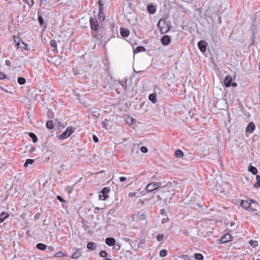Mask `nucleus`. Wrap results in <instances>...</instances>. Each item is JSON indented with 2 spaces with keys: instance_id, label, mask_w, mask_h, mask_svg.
<instances>
[{
  "instance_id": "nucleus-1",
  "label": "nucleus",
  "mask_w": 260,
  "mask_h": 260,
  "mask_svg": "<svg viewBox=\"0 0 260 260\" xmlns=\"http://www.w3.org/2000/svg\"><path fill=\"white\" fill-rule=\"evenodd\" d=\"M240 205L242 208L250 212H254L256 211L258 204L253 200H242Z\"/></svg>"
},
{
  "instance_id": "nucleus-2",
  "label": "nucleus",
  "mask_w": 260,
  "mask_h": 260,
  "mask_svg": "<svg viewBox=\"0 0 260 260\" xmlns=\"http://www.w3.org/2000/svg\"><path fill=\"white\" fill-rule=\"evenodd\" d=\"M157 26L159 28L160 33L162 34L168 32L171 28V27L166 21L162 19H161L158 21Z\"/></svg>"
},
{
  "instance_id": "nucleus-3",
  "label": "nucleus",
  "mask_w": 260,
  "mask_h": 260,
  "mask_svg": "<svg viewBox=\"0 0 260 260\" xmlns=\"http://www.w3.org/2000/svg\"><path fill=\"white\" fill-rule=\"evenodd\" d=\"M13 38L14 41L16 43L17 47L18 48H20L22 50H24L26 51H29L30 50L29 45L22 41L19 37L17 38L15 36H14Z\"/></svg>"
},
{
  "instance_id": "nucleus-4",
  "label": "nucleus",
  "mask_w": 260,
  "mask_h": 260,
  "mask_svg": "<svg viewBox=\"0 0 260 260\" xmlns=\"http://www.w3.org/2000/svg\"><path fill=\"white\" fill-rule=\"evenodd\" d=\"M110 189L109 187H105L102 188V190L100 192L99 198L100 200L105 201L109 198L108 194L110 192Z\"/></svg>"
},
{
  "instance_id": "nucleus-5",
  "label": "nucleus",
  "mask_w": 260,
  "mask_h": 260,
  "mask_svg": "<svg viewBox=\"0 0 260 260\" xmlns=\"http://www.w3.org/2000/svg\"><path fill=\"white\" fill-rule=\"evenodd\" d=\"M75 128L72 127H67L66 131L61 134L59 138L60 139H65L70 137L74 132Z\"/></svg>"
},
{
  "instance_id": "nucleus-6",
  "label": "nucleus",
  "mask_w": 260,
  "mask_h": 260,
  "mask_svg": "<svg viewBox=\"0 0 260 260\" xmlns=\"http://www.w3.org/2000/svg\"><path fill=\"white\" fill-rule=\"evenodd\" d=\"M161 186V183L160 182H152L149 183L147 186H146V190L148 192H151L154 190L157 189L159 188Z\"/></svg>"
},
{
  "instance_id": "nucleus-7",
  "label": "nucleus",
  "mask_w": 260,
  "mask_h": 260,
  "mask_svg": "<svg viewBox=\"0 0 260 260\" xmlns=\"http://www.w3.org/2000/svg\"><path fill=\"white\" fill-rule=\"evenodd\" d=\"M232 81L233 78L231 76H228L226 77L224 80V84L225 86L226 87H229L231 86L233 87H236L237 86V84L235 82L232 83Z\"/></svg>"
},
{
  "instance_id": "nucleus-8",
  "label": "nucleus",
  "mask_w": 260,
  "mask_h": 260,
  "mask_svg": "<svg viewBox=\"0 0 260 260\" xmlns=\"http://www.w3.org/2000/svg\"><path fill=\"white\" fill-rule=\"evenodd\" d=\"M232 239V236L230 234L226 233L221 237L219 239V242L220 243H225L231 241Z\"/></svg>"
},
{
  "instance_id": "nucleus-9",
  "label": "nucleus",
  "mask_w": 260,
  "mask_h": 260,
  "mask_svg": "<svg viewBox=\"0 0 260 260\" xmlns=\"http://www.w3.org/2000/svg\"><path fill=\"white\" fill-rule=\"evenodd\" d=\"M207 43L205 41H200L198 43V46L202 52L206 51Z\"/></svg>"
},
{
  "instance_id": "nucleus-10",
  "label": "nucleus",
  "mask_w": 260,
  "mask_h": 260,
  "mask_svg": "<svg viewBox=\"0 0 260 260\" xmlns=\"http://www.w3.org/2000/svg\"><path fill=\"white\" fill-rule=\"evenodd\" d=\"M145 216L143 213H138L137 214H134L132 215V219L134 221H139L144 220Z\"/></svg>"
},
{
  "instance_id": "nucleus-11",
  "label": "nucleus",
  "mask_w": 260,
  "mask_h": 260,
  "mask_svg": "<svg viewBox=\"0 0 260 260\" xmlns=\"http://www.w3.org/2000/svg\"><path fill=\"white\" fill-rule=\"evenodd\" d=\"M90 24L91 29L94 30H96L98 29L99 24L96 19H93L90 18Z\"/></svg>"
},
{
  "instance_id": "nucleus-12",
  "label": "nucleus",
  "mask_w": 260,
  "mask_h": 260,
  "mask_svg": "<svg viewBox=\"0 0 260 260\" xmlns=\"http://www.w3.org/2000/svg\"><path fill=\"white\" fill-rule=\"evenodd\" d=\"M171 42V39L170 37L168 35L164 36L161 38V43L164 45H168L170 44Z\"/></svg>"
},
{
  "instance_id": "nucleus-13",
  "label": "nucleus",
  "mask_w": 260,
  "mask_h": 260,
  "mask_svg": "<svg viewBox=\"0 0 260 260\" xmlns=\"http://www.w3.org/2000/svg\"><path fill=\"white\" fill-rule=\"evenodd\" d=\"M115 240L113 238H107L106 239L105 243L109 246H113L115 244Z\"/></svg>"
},
{
  "instance_id": "nucleus-14",
  "label": "nucleus",
  "mask_w": 260,
  "mask_h": 260,
  "mask_svg": "<svg viewBox=\"0 0 260 260\" xmlns=\"http://www.w3.org/2000/svg\"><path fill=\"white\" fill-rule=\"evenodd\" d=\"M120 35H121V36L122 37H127L129 35V30L125 28L121 27L120 29Z\"/></svg>"
},
{
  "instance_id": "nucleus-15",
  "label": "nucleus",
  "mask_w": 260,
  "mask_h": 260,
  "mask_svg": "<svg viewBox=\"0 0 260 260\" xmlns=\"http://www.w3.org/2000/svg\"><path fill=\"white\" fill-rule=\"evenodd\" d=\"M255 125L253 122H250L246 127V131L249 133H252L255 129Z\"/></svg>"
},
{
  "instance_id": "nucleus-16",
  "label": "nucleus",
  "mask_w": 260,
  "mask_h": 260,
  "mask_svg": "<svg viewBox=\"0 0 260 260\" xmlns=\"http://www.w3.org/2000/svg\"><path fill=\"white\" fill-rule=\"evenodd\" d=\"M82 253L79 249H78L77 251L74 252L72 255L71 257L73 259H77L81 256Z\"/></svg>"
},
{
  "instance_id": "nucleus-17",
  "label": "nucleus",
  "mask_w": 260,
  "mask_h": 260,
  "mask_svg": "<svg viewBox=\"0 0 260 260\" xmlns=\"http://www.w3.org/2000/svg\"><path fill=\"white\" fill-rule=\"evenodd\" d=\"M9 216V214L5 212H3L0 214V223L3 222L6 219L8 218Z\"/></svg>"
},
{
  "instance_id": "nucleus-18",
  "label": "nucleus",
  "mask_w": 260,
  "mask_h": 260,
  "mask_svg": "<svg viewBox=\"0 0 260 260\" xmlns=\"http://www.w3.org/2000/svg\"><path fill=\"white\" fill-rule=\"evenodd\" d=\"M149 100L153 104H155L157 102L156 95L155 93H152L149 95Z\"/></svg>"
},
{
  "instance_id": "nucleus-19",
  "label": "nucleus",
  "mask_w": 260,
  "mask_h": 260,
  "mask_svg": "<svg viewBox=\"0 0 260 260\" xmlns=\"http://www.w3.org/2000/svg\"><path fill=\"white\" fill-rule=\"evenodd\" d=\"M147 10H148V12L150 14H152L155 13V12L156 11L155 7L153 5H149L147 6Z\"/></svg>"
},
{
  "instance_id": "nucleus-20",
  "label": "nucleus",
  "mask_w": 260,
  "mask_h": 260,
  "mask_svg": "<svg viewBox=\"0 0 260 260\" xmlns=\"http://www.w3.org/2000/svg\"><path fill=\"white\" fill-rule=\"evenodd\" d=\"M248 171L252 173L253 175H256L257 173V169L252 166H249L248 167Z\"/></svg>"
},
{
  "instance_id": "nucleus-21",
  "label": "nucleus",
  "mask_w": 260,
  "mask_h": 260,
  "mask_svg": "<svg viewBox=\"0 0 260 260\" xmlns=\"http://www.w3.org/2000/svg\"><path fill=\"white\" fill-rule=\"evenodd\" d=\"M184 155L183 152L179 149H178L175 151V156L177 157L181 158Z\"/></svg>"
},
{
  "instance_id": "nucleus-22",
  "label": "nucleus",
  "mask_w": 260,
  "mask_h": 260,
  "mask_svg": "<svg viewBox=\"0 0 260 260\" xmlns=\"http://www.w3.org/2000/svg\"><path fill=\"white\" fill-rule=\"evenodd\" d=\"M36 247L39 250H45L47 248V245L40 243L37 244Z\"/></svg>"
},
{
  "instance_id": "nucleus-23",
  "label": "nucleus",
  "mask_w": 260,
  "mask_h": 260,
  "mask_svg": "<svg viewBox=\"0 0 260 260\" xmlns=\"http://www.w3.org/2000/svg\"><path fill=\"white\" fill-rule=\"evenodd\" d=\"M256 182L254 184V186L255 188H257L260 187V176L256 175Z\"/></svg>"
},
{
  "instance_id": "nucleus-24",
  "label": "nucleus",
  "mask_w": 260,
  "mask_h": 260,
  "mask_svg": "<svg viewBox=\"0 0 260 260\" xmlns=\"http://www.w3.org/2000/svg\"><path fill=\"white\" fill-rule=\"evenodd\" d=\"M34 159H27L25 162L23 166L24 168L28 167V165H31L34 162Z\"/></svg>"
},
{
  "instance_id": "nucleus-25",
  "label": "nucleus",
  "mask_w": 260,
  "mask_h": 260,
  "mask_svg": "<svg viewBox=\"0 0 260 260\" xmlns=\"http://www.w3.org/2000/svg\"><path fill=\"white\" fill-rule=\"evenodd\" d=\"M46 127L49 129H52L54 128V124L51 120H49L46 122Z\"/></svg>"
},
{
  "instance_id": "nucleus-26",
  "label": "nucleus",
  "mask_w": 260,
  "mask_h": 260,
  "mask_svg": "<svg viewBox=\"0 0 260 260\" xmlns=\"http://www.w3.org/2000/svg\"><path fill=\"white\" fill-rule=\"evenodd\" d=\"M29 137L32 139V142L34 143H36L38 141V138L36 135L32 133H29Z\"/></svg>"
},
{
  "instance_id": "nucleus-27",
  "label": "nucleus",
  "mask_w": 260,
  "mask_h": 260,
  "mask_svg": "<svg viewBox=\"0 0 260 260\" xmlns=\"http://www.w3.org/2000/svg\"><path fill=\"white\" fill-rule=\"evenodd\" d=\"M17 81L20 85H24L26 83V80L23 77H19L17 79Z\"/></svg>"
},
{
  "instance_id": "nucleus-28",
  "label": "nucleus",
  "mask_w": 260,
  "mask_h": 260,
  "mask_svg": "<svg viewBox=\"0 0 260 260\" xmlns=\"http://www.w3.org/2000/svg\"><path fill=\"white\" fill-rule=\"evenodd\" d=\"M94 244L93 242H88L87 244V248L88 249L94 250L95 249V246H94Z\"/></svg>"
},
{
  "instance_id": "nucleus-29",
  "label": "nucleus",
  "mask_w": 260,
  "mask_h": 260,
  "mask_svg": "<svg viewBox=\"0 0 260 260\" xmlns=\"http://www.w3.org/2000/svg\"><path fill=\"white\" fill-rule=\"evenodd\" d=\"M98 4L99 5V15L102 14V11L103 10V4L101 1H99L98 2Z\"/></svg>"
},
{
  "instance_id": "nucleus-30",
  "label": "nucleus",
  "mask_w": 260,
  "mask_h": 260,
  "mask_svg": "<svg viewBox=\"0 0 260 260\" xmlns=\"http://www.w3.org/2000/svg\"><path fill=\"white\" fill-rule=\"evenodd\" d=\"M167 251L166 249L161 250L159 252V255L160 257H163L167 255Z\"/></svg>"
},
{
  "instance_id": "nucleus-31",
  "label": "nucleus",
  "mask_w": 260,
  "mask_h": 260,
  "mask_svg": "<svg viewBox=\"0 0 260 260\" xmlns=\"http://www.w3.org/2000/svg\"><path fill=\"white\" fill-rule=\"evenodd\" d=\"M145 50V48L144 47L139 46L136 48L135 51L136 52H140L144 51Z\"/></svg>"
},
{
  "instance_id": "nucleus-32",
  "label": "nucleus",
  "mask_w": 260,
  "mask_h": 260,
  "mask_svg": "<svg viewBox=\"0 0 260 260\" xmlns=\"http://www.w3.org/2000/svg\"><path fill=\"white\" fill-rule=\"evenodd\" d=\"M50 44L52 47L54 48L55 49H57V43L55 40H51Z\"/></svg>"
},
{
  "instance_id": "nucleus-33",
  "label": "nucleus",
  "mask_w": 260,
  "mask_h": 260,
  "mask_svg": "<svg viewBox=\"0 0 260 260\" xmlns=\"http://www.w3.org/2000/svg\"><path fill=\"white\" fill-rule=\"evenodd\" d=\"M194 256L195 258L198 260H203L204 257L203 255L201 253H196Z\"/></svg>"
},
{
  "instance_id": "nucleus-34",
  "label": "nucleus",
  "mask_w": 260,
  "mask_h": 260,
  "mask_svg": "<svg viewBox=\"0 0 260 260\" xmlns=\"http://www.w3.org/2000/svg\"><path fill=\"white\" fill-rule=\"evenodd\" d=\"M100 255L102 257H105L108 255L107 252L106 251L102 250L100 252Z\"/></svg>"
},
{
  "instance_id": "nucleus-35",
  "label": "nucleus",
  "mask_w": 260,
  "mask_h": 260,
  "mask_svg": "<svg viewBox=\"0 0 260 260\" xmlns=\"http://www.w3.org/2000/svg\"><path fill=\"white\" fill-rule=\"evenodd\" d=\"M73 190V188L71 186H67L66 188V190L68 193H71Z\"/></svg>"
},
{
  "instance_id": "nucleus-36",
  "label": "nucleus",
  "mask_w": 260,
  "mask_h": 260,
  "mask_svg": "<svg viewBox=\"0 0 260 260\" xmlns=\"http://www.w3.org/2000/svg\"><path fill=\"white\" fill-rule=\"evenodd\" d=\"M38 21L40 24V25H42L44 23V19L41 16H38Z\"/></svg>"
},
{
  "instance_id": "nucleus-37",
  "label": "nucleus",
  "mask_w": 260,
  "mask_h": 260,
  "mask_svg": "<svg viewBox=\"0 0 260 260\" xmlns=\"http://www.w3.org/2000/svg\"><path fill=\"white\" fill-rule=\"evenodd\" d=\"M164 239V235L159 234L157 236V240L158 241H160Z\"/></svg>"
},
{
  "instance_id": "nucleus-38",
  "label": "nucleus",
  "mask_w": 260,
  "mask_h": 260,
  "mask_svg": "<svg viewBox=\"0 0 260 260\" xmlns=\"http://www.w3.org/2000/svg\"><path fill=\"white\" fill-rule=\"evenodd\" d=\"M141 151L143 153H146L148 151L147 148L145 146H142L141 147Z\"/></svg>"
},
{
  "instance_id": "nucleus-39",
  "label": "nucleus",
  "mask_w": 260,
  "mask_h": 260,
  "mask_svg": "<svg viewBox=\"0 0 260 260\" xmlns=\"http://www.w3.org/2000/svg\"><path fill=\"white\" fill-rule=\"evenodd\" d=\"M6 78V75L4 73L0 72V80L4 79Z\"/></svg>"
},
{
  "instance_id": "nucleus-40",
  "label": "nucleus",
  "mask_w": 260,
  "mask_h": 260,
  "mask_svg": "<svg viewBox=\"0 0 260 260\" xmlns=\"http://www.w3.org/2000/svg\"><path fill=\"white\" fill-rule=\"evenodd\" d=\"M57 199L60 202H65V200L60 196L57 195L56 197Z\"/></svg>"
},
{
  "instance_id": "nucleus-41",
  "label": "nucleus",
  "mask_w": 260,
  "mask_h": 260,
  "mask_svg": "<svg viewBox=\"0 0 260 260\" xmlns=\"http://www.w3.org/2000/svg\"><path fill=\"white\" fill-rule=\"evenodd\" d=\"M256 243H257L256 241H252V240L249 241L250 244L253 246H255Z\"/></svg>"
},
{
  "instance_id": "nucleus-42",
  "label": "nucleus",
  "mask_w": 260,
  "mask_h": 260,
  "mask_svg": "<svg viewBox=\"0 0 260 260\" xmlns=\"http://www.w3.org/2000/svg\"><path fill=\"white\" fill-rule=\"evenodd\" d=\"M93 139L94 142L97 143L99 141L98 138L95 136H93Z\"/></svg>"
},
{
  "instance_id": "nucleus-43",
  "label": "nucleus",
  "mask_w": 260,
  "mask_h": 260,
  "mask_svg": "<svg viewBox=\"0 0 260 260\" xmlns=\"http://www.w3.org/2000/svg\"><path fill=\"white\" fill-rule=\"evenodd\" d=\"M119 179L121 182H123L126 180V178L125 177H120Z\"/></svg>"
},
{
  "instance_id": "nucleus-44",
  "label": "nucleus",
  "mask_w": 260,
  "mask_h": 260,
  "mask_svg": "<svg viewBox=\"0 0 260 260\" xmlns=\"http://www.w3.org/2000/svg\"><path fill=\"white\" fill-rule=\"evenodd\" d=\"M135 196H136V193L135 192H130L128 194V196L130 197H135Z\"/></svg>"
},
{
  "instance_id": "nucleus-45",
  "label": "nucleus",
  "mask_w": 260,
  "mask_h": 260,
  "mask_svg": "<svg viewBox=\"0 0 260 260\" xmlns=\"http://www.w3.org/2000/svg\"><path fill=\"white\" fill-rule=\"evenodd\" d=\"M48 249L51 251H53L54 249V247L52 246H50L48 247Z\"/></svg>"
},
{
  "instance_id": "nucleus-46",
  "label": "nucleus",
  "mask_w": 260,
  "mask_h": 260,
  "mask_svg": "<svg viewBox=\"0 0 260 260\" xmlns=\"http://www.w3.org/2000/svg\"><path fill=\"white\" fill-rule=\"evenodd\" d=\"M57 254L60 255V256H64V254L62 253V252H57Z\"/></svg>"
},
{
  "instance_id": "nucleus-47",
  "label": "nucleus",
  "mask_w": 260,
  "mask_h": 260,
  "mask_svg": "<svg viewBox=\"0 0 260 260\" xmlns=\"http://www.w3.org/2000/svg\"><path fill=\"white\" fill-rule=\"evenodd\" d=\"M40 1H41V5H42L43 3H44L46 1V0H40Z\"/></svg>"
},
{
  "instance_id": "nucleus-48",
  "label": "nucleus",
  "mask_w": 260,
  "mask_h": 260,
  "mask_svg": "<svg viewBox=\"0 0 260 260\" xmlns=\"http://www.w3.org/2000/svg\"><path fill=\"white\" fill-rule=\"evenodd\" d=\"M131 123H133V119H131Z\"/></svg>"
},
{
  "instance_id": "nucleus-49",
  "label": "nucleus",
  "mask_w": 260,
  "mask_h": 260,
  "mask_svg": "<svg viewBox=\"0 0 260 260\" xmlns=\"http://www.w3.org/2000/svg\"><path fill=\"white\" fill-rule=\"evenodd\" d=\"M100 15H99V19H100ZM101 17H102V16H101Z\"/></svg>"
},
{
  "instance_id": "nucleus-50",
  "label": "nucleus",
  "mask_w": 260,
  "mask_h": 260,
  "mask_svg": "<svg viewBox=\"0 0 260 260\" xmlns=\"http://www.w3.org/2000/svg\"><path fill=\"white\" fill-rule=\"evenodd\" d=\"M164 210V209L161 210V212H163Z\"/></svg>"
},
{
  "instance_id": "nucleus-51",
  "label": "nucleus",
  "mask_w": 260,
  "mask_h": 260,
  "mask_svg": "<svg viewBox=\"0 0 260 260\" xmlns=\"http://www.w3.org/2000/svg\"><path fill=\"white\" fill-rule=\"evenodd\" d=\"M6 63H7V64H9V62H7V61H6Z\"/></svg>"
},
{
  "instance_id": "nucleus-52",
  "label": "nucleus",
  "mask_w": 260,
  "mask_h": 260,
  "mask_svg": "<svg viewBox=\"0 0 260 260\" xmlns=\"http://www.w3.org/2000/svg\"><path fill=\"white\" fill-rule=\"evenodd\" d=\"M6 63H7V64H9V62H7V61H6Z\"/></svg>"
},
{
  "instance_id": "nucleus-53",
  "label": "nucleus",
  "mask_w": 260,
  "mask_h": 260,
  "mask_svg": "<svg viewBox=\"0 0 260 260\" xmlns=\"http://www.w3.org/2000/svg\"><path fill=\"white\" fill-rule=\"evenodd\" d=\"M256 260H260V259H256Z\"/></svg>"
}]
</instances>
